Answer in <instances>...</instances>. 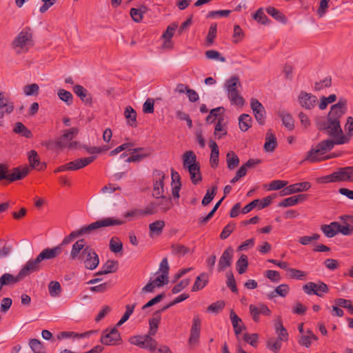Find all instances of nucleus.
I'll return each instance as SVG.
<instances>
[{"mask_svg":"<svg viewBox=\"0 0 353 353\" xmlns=\"http://www.w3.org/2000/svg\"><path fill=\"white\" fill-rule=\"evenodd\" d=\"M345 105V101L341 100L333 105L327 115V121L321 123L319 127L321 130H324L328 136L336 139L337 145L348 143V137H345L340 124V119L346 110Z\"/></svg>","mask_w":353,"mask_h":353,"instance_id":"nucleus-1","label":"nucleus"},{"mask_svg":"<svg viewBox=\"0 0 353 353\" xmlns=\"http://www.w3.org/2000/svg\"><path fill=\"white\" fill-rule=\"evenodd\" d=\"M124 223V221L116 219V218L114 217H107L105 219L98 220L88 225L81 227L79 230L72 231L68 236H66L63 239L61 243L59 245H61V247L62 245H67L70 243L74 239L83 234H90L93 231L97 230L99 228L121 225H123Z\"/></svg>","mask_w":353,"mask_h":353,"instance_id":"nucleus-2","label":"nucleus"},{"mask_svg":"<svg viewBox=\"0 0 353 353\" xmlns=\"http://www.w3.org/2000/svg\"><path fill=\"white\" fill-rule=\"evenodd\" d=\"M10 46L17 54L27 53L34 46L31 28L29 27L23 28L14 38Z\"/></svg>","mask_w":353,"mask_h":353,"instance_id":"nucleus-3","label":"nucleus"},{"mask_svg":"<svg viewBox=\"0 0 353 353\" xmlns=\"http://www.w3.org/2000/svg\"><path fill=\"white\" fill-rule=\"evenodd\" d=\"M61 252V245L52 248H46L39 253L35 259H30L26 262V265L30 274L37 272L41 269V263L43 261L53 259L60 255Z\"/></svg>","mask_w":353,"mask_h":353,"instance_id":"nucleus-4","label":"nucleus"},{"mask_svg":"<svg viewBox=\"0 0 353 353\" xmlns=\"http://www.w3.org/2000/svg\"><path fill=\"white\" fill-rule=\"evenodd\" d=\"M317 182L321 183L353 182V166L339 168L333 173L319 177Z\"/></svg>","mask_w":353,"mask_h":353,"instance_id":"nucleus-5","label":"nucleus"},{"mask_svg":"<svg viewBox=\"0 0 353 353\" xmlns=\"http://www.w3.org/2000/svg\"><path fill=\"white\" fill-rule=\"evenodd\" d=\"M183 165L184 168L188 169L192 183L195 185L199 183L201 181L202 177L199 164L196 162V154L192 151H187L183 154Z\"/></svg>","mask_w":353,"mask_h":353,"instance_id":"nucleus-6","label":"nucleus"},{"mask_svg":"<svg viewBox=\"0 0 353 353\" xmlns=\"http://www.w3.org/2000/svg\"><path fill=\"white\" fill-rule=\"evenodd\" d=\"M334 145H337L336 139H326L318 143L315 148H312L307 152L306 161L315 163L323 159L321 157L325 152L331 150Z\"/></svg>","mask_w":353,"mask_h":353,"instance_id":"nucleus-7","label":"nucleus"},{"mask_svg":"<svg viewBox=\"0 0 353 353\" xmlns=\"http://www.w3.org/2000/svg\"><path fill=\"white\" fill-rule=\"evenodd\" d=\"M79 260H81L83 263L86 269L90 270L96 269L99 263V259L97 254L94 249L88 245L81 252V258Z\"/></svg>","mask_w":353,"mask_h":353,"instance_id":"nucleus-8","label":"nucleus"},{"mask_svg":"<svg viewBox=\"0 0 353 353\" xmlns=\"http://www.w3.org/2000/svg\"><path fill=\"white\" fill-rule=\"evenodd\" d=\"M128 341L132 345L148 350L149 351H152L155 349L156 340L148 334L130 336Z\"/></svg>","mask_w":353,"mask_h":353,"instance_id":"nucleus-9","label":"nucleus"},{"mask_svg":"<svg viewBox=\"0 0 353 353\" xmlns=\"http://www.w3.org/2000/svg\"><path fill=\"white\" fill-rule=\"evenodd\" d=\"M100 341L105 345H117L123 342L121 334L117 327L105 330L102 332Z\"/></svg>","mask_w":353,"mask_h":353,"instance_id":"nucleus-10","label":"nucleus"},{"mask_svg":"<svg viewBox=\"0 0 353 353\" xmlns=\"http://www.w3.org/2000/svg\"><path fill=\"white\" fill-rule=\"evenodd\" d=\"M303 290L307 295L314 294L319 297L323 296L325 294L329 292L327 285L322 281H318L317 283L307 282L303 286Z\"/></svg>","mask_w":353,"mask_h":353,"instance_id":"nucleus-11","label":"nucleus"},{"mask_svg":"<svg viewBox=\"0 0 353 353\" xmlns=\"http://www.w3.org/2000/svg\"><path fill=\"white\" fill-rule=\"evenodd\" d=\"M153 176V191L154 197L162 196L164 194V179L165 175L164 172L159 170H155L152 174Z\"/></svg>","mask_w":353,"mask_h":353,"instance_id":"nucleus-12","label":"nucleus"},{"mask_svg":"<svg viewBox=\"0 0 353 353\" xmlns=\"http://www.w3.org/2000/svg\"><path fill=\"white\" fill-rule=\"evenodd\" d=\"M201 330V321L199 315H195L192 319L188 343L191 346L197 345L199 342Z\"/></svg>","mask_w":353,"mask_h":353,"instance_id":"nucleus-13","label":"nucleus"},{"mask_svg":"<svg viewBox=\"0 0 353 353\" xmlns=\"http://www.w3.org/2000/svg\"><path fill=\"white\" fill-rule=\"evenodd\" d=\"M29 274H30V272L25 264L17 276H14L9 273H5L0 277V281L4 285H8L17 283Z\"/></svg>","mask_w":353,"mask_h":353,"instance_id":"nucleus-14","label":"nucleus"},{"mask_svg":"<svg viewBox=\"0 0 353 353\" xmlns=\"http://www.w3.org/2000/svg\"><path fill=\"white\" fill-rule=\"evenodd\" d=\"M250 107L257 122L260 125L265 123V110L258 99L252 98L250 101Z\"/></svg>","mask_w":353,"mask_h":353,"instance_id":"nucleus-15","label":"nucleus"},{"mask_svg":"<svg viewBox=\"0 0 353 353\" xmlns=\"http://www.w3.org/2000/svg\"><path fill=\"white\" fill-rule=\"evenodd\" d=\"M234 250L232 247H228L222 253L218 263L219 272L224 271L232 265Z\"/></svg>","mask_w":353,"mask_h":353,"instance_id":"nucleus-16","label":"nucleus"},{"mask_svg":"<svg viewBox=\"0 0 353 353\" xmlns=\"http://www.w3.org/2000/svg\"><path fill=\"white\" fill-rule=\"evenodd\" d=\"M298 101L302 108L311 110L316 106L317 98L310 93L301 92L299 95Z\"/></svg>","mask_w":353,"mask_h":353,"instance_id":"nucleus-17","label":"nucleus"},{"mask_svg":"<svg viewBox=\"0 0 353 353\" xmlns=\"http://www.w3.org/2000/svg\"><path fill=\"white\" fill-rule=\"evenodd\" d=\"M78 132L79 130L77 128L65 130L62 136L57 141V145L61 148H67L68 143L77 136Z\"/></svg>","mask_w":353,"mask_h":353,"instance_id":"nucleus-18","label":"nucleus"},{"mask_svg":"<svg viewBox=\"0 0 353 353\" xmlns=\"http://www.w3.org/2000/svg\"><path fill=\"white\" fill-rule=\"evenodd\" d=\"M157 200L155 203L158 209V212H166L173 207V203L170 197H167L162 195V196L155 197Z\"/></svg>","mask_w":353,"mask_h":353,"instance_id":"nucleus-19","label":"nucleus"},{"mask_svg":"<svg viewBox=\"0 0 353 353\" xmlns=\"http://www.w3.org/2000/svg\"><path fill=\"white\" fill-rule=\"evenodd\" d=\"M95 159L96 157L92 156L70 161L68 163L70 170L74 171L83 168L93 162Z\"/></svg>","mask_w":353,"mask_h":353,"instance_id":"nucleus-20","label":"nucleus"},{"mask_svg":"<svg viewBox=\"0 0 353 353\" xmlns=\"http://www.w3.org/2000/svg\"><path fill=\"white\" fill-rule=\"evenodd\" d=\"M29 168L28 167H17L12 169V172H8V176L7 180L13 182L17 180H21L24 178L28 173Z\"/></svg>","mask_w":353,"mask_h":353,"instance_id":"nucleus-21","label":"nucleus"},{"mask_svg":"<svg viewBox=\"0 0 353 353\" xmlns=\"http://www.w3.org/2000/svg\"><path fill=\"white\" fill-rule=\"evenodd\" d=\"M230 318L232 321V324L234 328V331L235 333L236 336L239 339V335L242 330L245 329V326L242 322V320L241 318H239L234 311L232 310L230 313Z\"/></svg>","mask_w":353,"mask_h":353,"instance_id":"nucleus-22","label":"nucleus"},{"mask_svg":"<svg viewBox=\"0 0 353 353\" xmlns=\"http://www.w3.org/2000/svg\"><path fill=\"white\" fill-rule=\"evenodd\" d=\"M241 86L239 78L236 75L232 76L225 83V89L228 94L238 92V88Z\"/></svg>","mask_w":353,"mask_h":353,"instance_id":"nucleus-23","label":"nucleus"},{"mask_svg":"<svg viewBox=\"0 0 353 353\" xmlns=\"http://www.w3.org/2000/svg\"><path fill=\"white\" fill-rule=\"evenodd\" d=\"M209 282V275L206 272H202L196 278L192 288V292H197L204 288Z\"/></svg>","mask_w":353,"mask_h":353,"instance_id":"nucleus-24","label":"nucleus"},{"mask_svg":"<svg viewBox=\"0 0 353 353\" xmlns=\"http://www.w3.org/2000/svg\"><path fill=\"white\" fill-rule=\"evenodd\" d=\"M163 311H161V309L157 311L154 313V316L149 320L150 329H149L148 333L147 334L150 335V337H152V336H154L157 332V330L159 327V324L161 321L160 314Z\"/></svg>","mask_w":353,"mask_h":353,"instance_id":"nucleus-25","label":"nucleus"},{"mask_svg":"<svg viewBox=\"0 0 353 353\" xmlns=\"http://www.w3.org/2000/svg\"><path fill=\"white\" fill-rule=\"evenodd\" d=\"M85 241L84 239H79L75 242L72 247L70 256L72 260L79 259L81 258V251H83V249L86 247Z\"/></svg>","mask_w":353,"mask_h":353,"instance_id":"nucleus-26","label":"nucleus"},{"mask_svg":"<svg viewBox=\"0 0 353 353\" xmlns=\"http://www.w3.org/2000/svg\"><path fill=\"white\" fill-rule=\"evenodd\" d=\"M276 145V138L272 130H269L266 133L264 150L265 152H272L275 150Z\"/></svg>","mask_w":353,"mask_h":353,"instance_id":"nucleus-27","label":"nucleus"},{"mask_svg":"<svg viewBox=\"0 0 353 353\" xmlns=\"http://www.w3.org/2000/svg\"><path fill=\"white\" fill-rule=\"evenodd\" d=\"M209 146L211 148L210 164L212 168H216L219 164V147L215 141L210 140Z\"/></svg>","mask_w":353,"mask_h":353,"instance_id":"nucleus-28","label":"nucleus"},{"mask_svg":"<svg viewBox=\"0 0 353 353\" xmlns=\"http://www.w3.org/2000/svg\"><path fill=\"white\" fill-rule=\"evenodd\" d=\"M339 223L334 221L328 225H322L321 229L327 237L332 238L339 232Z\"/></svg>","mask_w":353,"mask_h":353,"instance_id":"nucleus-29","label":"nucleus"},{"mask_svg":"<svg viewBox=\"0 0 353 353\" xmlns=\"http://www.w3.org/2000/svg\"><path fill=\"white\" fill-rule=\"evenodd\" d=\"M5 108L6 114H10L14 111L13 102H10L7 94L4 92H0V110Z\"/></svg>","mask_w":353,"mask_h":353,"instance_id":"nucleus-30","label":"nucleus"},{"mask_svg":"<svg viewBox=\"0 0 353 353\" xmlns=\"http://www.w3.org/2000/svg\"><path fill=\"white\" fill-rule=\"evenodd\" d=\"M307 198L305 194H299L285 199L279 203L280 207H290L297 204L299 202L305 201Z\"/></svg>","mask_w":353,"mask_h":353,"instance_id":"nucleus-31","label":"nucleus"},{"mask_svg":"<svg viewBox=\"0 0 353 353\" xmlns=\"http://www.w3.org/2000/svg\"><path fill=\"white\" fill-rule=\"evenodd\" d=\"M28 161L30 163V166L32 168H36L39 170H43L46 168V165L40 166V159L37 154V152L32 150L28 152Z\"/></svg>","mask_w":353,"mask_h":353,"instance_id":"nucleus-32","label":"nucleus"},{"mask_svg":"<svg viewBox=\"0 0 353 353\" xmlns=\"http://www.w3.org/2000/svg\"><path fill=\"white\" fill-rule=\"evenodd\" d=\"M252 119L248 114H242L239 117V128L243 132L248 131L252 126Z\"/></svg>","mask_w":353,"mask_h":353,"instance_id":"nucleus-33","label":"nucleus"},{"mask_svg":"<svg viewBox=\"0 0 353 353\" xmlns=\"http://www.w3.org/2000/svg\"><path fill=\"white\" fill-rule=\"evenodd\" d=\"M124 115L129 125L134 128L137 127V112L131 106H127L125 108Z\"/></svg>","mask_w":353,"mask_h":353,"instance_id":"nucleus-34","label":"nucleus"},{"mask_svg":"<svg viewBox=\"0 0 353 353\" xmlns=\"http://www.w3.org/2000/svg\"><path fill=\"white\" fill-rule=\"evenodd\" d=\"M279 117L282 120L283 125L288 130H292L294 129V119L292 116L284 111H279L278 113Z\"/></svg>","mask_w":353,"mask_h":353,"instance_id":"nucleus-35","label":"nucleus"},{"mask_svg":"<svg viewBox=\"0 0 353 353\" xmlns=\"http://www.w3.org/2000/svg\"><path fill=\"white\" fill-rule=\"evenodd\" d=\"M275 331L277 334L276 339L282 341H287L288 340V333L281 321L276 323Z\"/></svg>","mask_w":353,"mask_h":353,"instance_id":"nucleus-36","label":"nucleus"},{"mask_svg":"<svg viewBox=\"0 0 353 353\" xmlns=\"http://www.w3.org/2000/svg\"><path fill=\"white\" fill-rule=\"evenodd\" d=\"M227 166L229 170H234L239 164V158L233 151L228 152L226 156Z\"/></svg>","mask_w":353,"mask_h":353,"instance_id":"nucleus-37","label":"nucleus"},{"mask_svg":"<svg viewBox=\"0 0 353 353\" xmlns=\"http://www.w3.org/2000/svg\"><path fill=\"white\" fill-rule=\"evenodd\" d=\"M290 292V287L287 284H281L278 285L274 292H272L270 295L269 298L272 299L276 296V295H279L282 297L286 296Z\"/></svg>","mask_w":353,"mask_h":353,"instance_id":"nucleus-38","label":"nucleus"},{"mask_svg":"<svg viewBox=\"0 0 353 353\" xmlns=\"http://www.w3.org/2000/svg\"><path fill=\"white\" fill-rule=\"evenodd\" d=\"M14 132L19 134L26 138H31L32 133L22 123L17 122L13 129Z\"/></svg>","mask_w":353,"mask_h":353,"instance_id":"nucleus-39","label":"nucleus"},{"mask_svg":"<svg viewBox=\"0 0 353 353\" xmlns=\"http://www.w3.org/2000/svg\"><path fill=\"white\" fill-rule=\"evenodd\" d=\"M48 291L50 296L59 297L61 293L62 288L58 281H52L48 284Z\"/></svg>","mask_w":353,"mask_h":353,"instance_id":"nucleus-40","label":"nucleus"},{"mask_svg":"<svg viewBox=\"0 0 353 353\" xmlns=\"http://www.w3.org/2000/svg\"><path fill=\"white\" fill-rule=\"evenodd\" d=\"M223 119L219 117L218 119V122L216 124L214 129V136L218 139L222 138L223 136L227 134V130L225 127V125L223 123Z\"/></svg>","mask_w":353,"mask_h":353,"instance_id":"nucleus-41","label":"nucleus"},{"mask_svg":"<svg viewBox=\"0 0 353 353\" xmlns=\"http://www.w3.org/2000/svg\"><path fill=\"white\" fill-rule=\"evenodd\" d=\"M165 227V222L161 220L156 221L149 224L150 232L152 234L159 235Z\"/></svg>","mask_w":353,"mask_h":353,"instance_id":"nucleus-42","label":"nucleus"},{"mask_svg":"<svg viewBox=\"0 0 353 353\" xmlns=\"http://www.w3.org/2000/svg\"><path fill=\"white\" fill-rule=\"evenodd\" d=\"M228 97L232 105L242 107L245 104V99L239 94V91L236 92L229 94H228Z\"/></svg>","mask_w":353,"mask_h":353,"instance_id":"nucleus-43","label":"nucleus"},{"mask_svg":"<svg viewBox=\"0 0 353 353\" xmlns=\"http://www.w3.org/2000/svg\"><path fill=\"white\" fill-rule=\"evenodd\" d=\"M266 12L268 14L271 15L273 18H274L278 21L285 23L286 21V18L283 14V13L274 7L270 6V7L267 8Z\"/></svg>","mask_w":353,"mask_h":353,"instance_id":"nucleus-44","label":"nucleus"},{"mask_svg":"<svg viewBox=\"0 0 353 353\" xmlns=\"http://www.w3.org/2000/svg\"><path fill=\"white\" fill-rule=\"evenodd\" d=\"M110 250L114 253H118L123 250V243L119 237L114 236L110 241Z\"/></svg>","mask_w":353,"mask_h":353,"instance_id":"nucleus-45","label":"nucleus"},{"mask_svg":"<svg viewBox=\"0 0 353 353\" xmlns=\"http://www.w3.org/2000/svg\"><path fill=\"white\" fill-rule=\"evenodd\" d=\"M217 185H213L211 189H208L206 192L205 195L204 196L203 200H202V205H208L214 199V196L216 194L217 192Z\"/></svg>","mask_w":353,"mask_h":353,"instance_id":"nucleus-46","label":"nucleus"},{"mask_svg":"<svg viewBox=\"0 0 353 353\" xmlns=\"http://www.w3.org/2000/svg\"><path fill=\"white\" fill-rule=\"evenodd\" d=\"M151 154V150H145V152H141L139 154H132V155L130 157H128L125 161L127 163H132V162H140L143 159L150 157Z\"/></svg>","mask_w":353,"mask_h":353,"instance_id":"nucleus-47","label":"nucleus"},{"mask_svg":"<svg viewBox=\"0 0 353 353\" xmlns=\"http://www.w3.org/2000/svg\"><path fill=\"white\" fill-rule=\"evenodd\" d=\"M236 265L238 272L240 274H243L246 271L248 265L247 256L242 254L236 261Z\"/></svg>","mask_w":353,"mask_h":353,"instance_id":"nucleus-48","label":"nucleus"},{"mask_svg":"<svg viewBox=\"0 0 353 353\" xmlns=\"http://www.w3.org/2000/svg\"><path fill=\"white\" fill-rule=\"evenodd\" d=\"M293 194L300 192L302 191H307L311 188V184L309 182H301L290 185Z\"/></svg>","mask_w":353,"mask_h":353,"instance_id":"nucleus-49","label":"nucleus"},{"mask_svg":"<svg viewBox=\"0 0 353 353\" xmlns=\"http://www.w3.org/2000/svg\"><path fill=\"white\" fill-rule=\"evenodd\" d=\"M57 95L59 99L66 103L67 105H71L72 103L73 96L69 91L60 89L58 90Z\"/></svg>","mask_w":353,"mask_h":353,"instance_id":"nucleus-50","label":"nucleus"},{"mask_svg":"<svg viewBox=\"0 0 353 353\" xmlns=\"http://www.w3.org/2000/svg\"><path fill=\"white\" fill-rule=\"evenodd\" d=\"M282 342V341L278 339L270 338L268 341L267 346L270 350H272L274 353H278L279 351L281 350Z\"/></svg>","mask_w":353,"mask_h":353,"instance_id":"nucleus-51","label":"nucleus"},{"mask_svg":"<svg viewBox=\"0 0 353 353\" xmlns=\"http://www.w3.org/2000/svg\"><path fill=\"white\" fill-rule=\"evenodd\" d=\"M103 273H113L118 269V262L117 261H107L102 266Z\"/></svg>","mask_w":353,"mask_h":353,"instance_id":"nucleus-52","label":"nucleus"},{"mask_svg":"<svg viewBox=\"0 0 353 353\" xmlns=\"http://www.w3.org/2000/svg\"><path fill=\"white\" fill-rule=\"evenodd\" d=\"M207 59L210 60H216L221 62H225L226 59L223 57L221 53L215 50H207L205 52Z\"/></svg>","mask_w":353,"mask_h":353,"instance_id":"nucleus-53","label":"nucleus"},{"mask_svg":"<svg viewBox=\"0 0 353 353\" xmlns=\"http://www.w3.org/2000/svg\"><path fill=\"white\" fill-rule=\"evenodd\" d=\"M73 92L82 100L88 101V91L81 85H76L73 87Z\"/></svg>","mask_w":353,"mask_h":353,"instance_id":"nucleus-54","label":"nucleus"},{"mask_svg":"<svg viewBox=\"0 0 353 353\" xmlns=\"http://www.w3.org/2000/svg\"><path fill=\"white\" fill-rule=\"evenodd\" d=\"M29 345L34 353H45L43 345L40 341L36 339H30Z\"/></svg>","mask_w":353,"mask_h":353,"instance_id":"nucleus-55","label":"nucleus"},{"mask_svg":"<svg viewBox=\"0 0 353 353\" xmlns=\"http://www.w3.org/2000/svg\"><path fill=\"white\" fill-rule=\"evenodd\" d=\"M289 276L291 279L303 280L305 279L307 274L301 270L295 268H288Z\"/></svg>","mask_w":353,"mask_h":353,"instance_id":"nucleus-56","label":"nucleus"},{"mask_svg":"<svg viewBox=\"0 0 353 353\" xmlns=\"http://www.w3.org/2000/svg\"><path fill=\"white\" fill-rule=\"evenodd\" d=\"M216 27L217 26L216 23H212L209 28V32L206 38L208 46H212L214 43V39L216 36Z\"/></svg>","mask_w":353,"mask_h":353,"instance_id":"nucleus-57","label":"nucleus"},{"mask_svg":"<svg viewBox=\"0 0 353 353\" xmlns=\"http://www.w3.org/2000/svg\"><path fill=\"white\" fill-rule=\"evenodd\" d=\"M39 87L37 83H32L24 86L23 92L26 96L37 95L39 94Z\"/></svg>","mask_w":353,"mask_h":353,"instance_id":"nucleus-58","label":"nucleus"},{"mask_svg":"<svg viewBox=\"0 0 353 353\" xmlns=\"http://www.w3.org/2000/svg\"><path fill=\"white\" fill-rule=\"evenodd\" d=\"M253 18L259 23L266 25L269 23V19L261 8L259 9L254 14Z\"/></svg>","mask_w":353,"mask_h":353,"instance_id":"nucleus-59","label":"nucleus"},{"mask_svg":"<svg viewBox=\"0 0 353 353\" xmlns=\"http://www.w3.org/2000/svg\"><path fill=\"white\" fill-rule=\"evenodd\" d=\"M140 211L141 215L145 216L157 213L158 209L157 208L155 201H153L148 205L144 209L140 210Z\"/></svg>","mask_w":353,"mask_h":353,"instance_id":"nucleus-60","label":"nucleus"},{"mask_svg":"<svg viewBox=\"0 0 353 353\" xmlns=\"http://www.w3.org/2000/svg\"><path fill=\"white\" fill-rule=\"evenodd\" d=\"M336 99V96L334 94H330L328 97H322L319 107L321 110H325L329 103L335 101Z\"/></svg>","mask_w":353,"mask_h":353,"instance_id":"nucleus-61","label":"nucleus"},{"mask_svg":"<svg viewBox=\"0 0 353 353\" xmlns=\"http://www.w3.org/2000/svg\"><path fill=\"white\" fill-rule=\"evenodd\" d=\"M288 182L282 180H274L269 184V190H279L288 185Z\"/></svg>","mask_w":353,"mask_h":353,"instance_id":"nucleus-62","label":"nucleus"},{"mask_svg":"<svg viewBox=\"0 0 353 353\" xmlns=\"http://www.w3.org/2000/svg\"><path fill=\"white\" fill-rule=\"evenodd\" d=\"M224 306L225 303L223 301H219L210 305L208 307V311L216 314L221 311Z\"/></svg>","mask_w":353,"mask_h":353,"instance_id":"nucleus-63","label":"nucleus"},{"mask_svg":"<svg viewBox=\"0 0 353 353\" xmlns=\"http://www.w3.org/2000/svg\"><path fill=\"white\" fill-rule=\"evenodd\" d=\"M347 134H345V137H348V142L350 141L351 137L353 136V118L349 117L347 119V122L345 126Z\"/></svg>","mask_w":353,"mask_h":353,"instance_id":"nucleus-64","label":"nucleus"}]
</instances>
